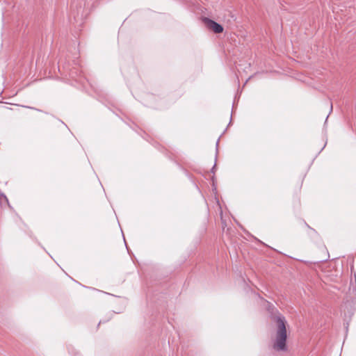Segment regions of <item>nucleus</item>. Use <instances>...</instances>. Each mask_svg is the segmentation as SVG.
<instances>
[{"instance_id":"obj_1","label":"nucleus","mask_w":356,"mask_h":356,"mask_svg":"<svg viewBox=\"0 0 356 356\" xmlns=\"http://www.w3.org/2000/svg\"><path fill=\"white\" fill-rule=\"evenodd\" d=\"M276 323L277 330L275 339L273 343V348L277 351H286L287 350L286 339V321L285 317L279 314L274 318Z\"/></svg>"},{"instance_id":"obj_2","label":"nucleus","mask_w":356,"mask_h":356,"mask_svg":"<svg viewBox=\"0 0 356 356\" xmlns=\"http://www.w3.org/2000/svg\"><path fill=\"white\" fill-rule=\"evenodd\" d=\"M204 22L206 26L211 29L215 33H220L223 31V27L215 21L205 17Z\"/></svg>"},{"instance_id":"obj_3","label":"nucleus","mask_w":356,"mask_h":356,"mask_svg":"<svg viewBox=\"0 0 356 356\" xmlns=\"http://www.w3.org/2000/svg\"><path fill=\"white\" fill-rule=\"evenodd\" d=\"M224 225H225V226H223V227H222V229H223V231L225 230V227L227 226V224H224Z\"/></svg>"},{"instance_id":"obj_4","label":"nucleus","mask_w":356,"mask_h":356,"mask_svg":"<svg viewBox=\"0 0 356 356\" xmlns=\"http://www.w3.org/2000/svg\"><path fill=\"white\" fill-rule=\"evenodd\" d=\"M238 225H239V227H240L241 229H243V226H242V225H241V224H238Z\"/></svg>"},{"instance_id":"obj_5","label":"nucleus","mask_w":356,"mask_h":356,"mask_svg":"<svg viewBox=\"0 0 356 356\" xmlns=\"http://www.w3.org/2000/svg\"><path fill=\"white\" fill-rule=\"evenodd\" d=\"M215 167H216V165H213V168H212V171H213V170H214Z\"/></svg>"}]
</instances>
